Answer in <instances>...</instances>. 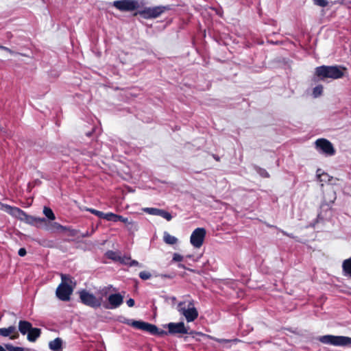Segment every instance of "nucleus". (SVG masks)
I'll return each instance as SVG.
<instances>
[{
	"mask_svg": "<svg viewBox=\"0 0 351 351\" xmlns=\"http://www.w3.org/2000/svg\"><path fill=\"white\" fill-rule=\"evenodd\" d=\"M1 209L10 214L13 217H15L22 221H25V223L30 225L36 226L38 223L46 222V219L45 218L36 217L32 215H29L18 207L1 204Z\"/></svg>",
	"mask_w": 351,
	"mask_h": 351,
	"instance_id": "1",
	"label": "nucleus"
},
{
	"mask_svg": "<svg viewBox=\"0 0 351 351\" xmlns=\"http://www.w3.org/2000/svg\"><path fill=\"white\" fill-rule=\"evenodd\" d=\"M346 68L338 66H321L315 69V75L318 78L315 82L326 78L339 79L343 76Z\"/></svg>",
	"mask_w": 351,
	"mask_h": 351,
	"instance_id": "2",
	"label": "nucleus"
},
{
	"mask_svg": "<svg viewBox=\"0 0 351 351\" xmlns=\"http://www.w3.org/2000/svg\"><path fill=\"white\" fill-rule=\"evenodd\" d=\"M61 283L56 289V295L62 301H69L75 283L73 282L70 276L66 274H61Z\"/></svg>",
	"mask_w": 351,
	"mask_h": 351,
	"instance_id": "3",
	"label": "nucleus"
},
{
	"mask_svg": "<svg viewBox=\"0 0 351 351\" xmlns=\"http://www.w3.org/2000/svg\"><path fill=\"white\" fill-rule=\"evenodd\" d=\"M145 4V0H119L112 3L113 6L121 12L138 11Z\"/></svg>",
	"mask_w": 351,
	"mask_h": 351,
	"instance_id": "4",
	"label": "nucleus"
},
{
	"mask_svg": "<svg viewBox=\"0 0 351 351\" xmlns=\"http://www.w3.org/2000/svg\"><path fill=\"white\" fill-rule=\"evenodd\" d=\"M168 8L165 6L158 5L155 7H145L140 8L134 13V16L139 14L145 19H156L164 13Z\"/></svg>",
	"mask_w": 351,
	"mask_h": 351,
	"instance_id": "5",
	"label": "nucleus"
},
{
	"mask_svg": "<svg viewBox=\"0 0 351 351\" xmlns=\"http://www.w3.org/2000/svg\"><path fill=\"white\" fill-rule=\"evenodd\" d=\"M79 296L81 302L90 307L97 308L102 304V297H96L85 289L79 291Z\"/></svg>",
	"mask_w": 351,
	"mask_h": 351,
	"instance_id": "6",
	"label": "nucleus"
},
{
	"mask_svg": "<svg viewBox=\"0 0 351 351\" xmlns=\"http://www.w3.org/2000/svg\"><path fill=\"white\" fill-rule=\"evenodd\" d=\"M178 311L184 316L188 322L194 321L198 317V312L194 307L193 301L189 302L187 308L185 302H180L178 306Z\"/></svg>",
	"mask_w": 351,
	"mask_h": 351,
	"instance_id": "7",
	"label": "nucleus"
},
{
	"mask_svg": "<svg viewBox=\"0 0 351 351\" xmlns=\"http://www.w3.org/2000/svg\"><path fill=\"white\" fill-rule=\"evenodd\" d=\"M319 341L323 343L334 346L351 345V338L343 336L324 335L319 337Z\"/></svg>",
	"mask_w": 351,
	"mask_h": 351,
	"instance_id": "8",
	"label": "nucleus"
},
{
	"mask_svg": "<svg viewBox=\"0 0 351 351\" xmlns=\"http://www.w3.org/2000/svg\"><path fill=\"white\" fill-rule=\"evenodd\" d=\"M206 235V230L204 228L195 229L190 237L191 244L195 248H200L204 243Z\"/></svg>",
	"mask_w": 351,
	"mask_h": 351,
	"instance_id": "9",
	"label": "nucleus"
},
{
	"mask_svg": "<svg viewBox=\"0 0 351 351\" xmlns=\"http://www.w3.org/2000/svg\"><path fill=\"white\" fill-rule=\"evenodd\" d=\"M131 326L137 329L147 331L152 335H159L163 333L162 331L160 332L155 325L142 321H132Z\"/></svg>",
	"mask_w": 351,
	"mask_h": 351,
	"instance_id": "10",
	"label": "nucleus"
},
{
	"mask_svg": "<svg viewBox=\"0 0 351 351\" xmlns=\"http://www.w3.org/2000/svg\"><path fill=\"white\" fill-rule=\"evenodd\" d=\"M315 146L317 149L322 151L326 155L332 156L335 152L332 143L325 138H319L317 140L315 141Z\"/></svg>",
	"mask_w": 351,
	"mask_h": 351,
	"instance_id": "11",
	"label": "nucleus"
},
{
	"mask_svg": "<svg viewBox=\"0 0 351 351\" xmlns=\"http://www.w3.org/2000/svg\"><path fill=\"white\" fill-rule=\"evenodd\" d=\"M108 305L106 308L112 309L119 307L123 302V297L120 293L111 294L108 298Z\"/></svg>",
	"mask_w": 351,
	"mask_h": 351,
	"instance_id": "12",
	"label": "nucleus"
},
{
	"mask_svg": "<svg viewBox=\"0 0 351 351\" xmlns=\"http://www.w3.org/2000/svg\"><path fill=\"white\" fill-rule=\"evenodd\" d=\"M143 210L149 215L160 216L167 221H171L172 219L171 215L169 212L162 209L156 208H145L143 209Z\"/></svg>",
	"mask_w": 351,
	"mask_h": 351,
	"instance_id": "13",
	"label": "nucleus"
},
{
	"mask_svg": "<svg viewBox=\"0 0 351 351\" xmlns=\"http://www.w3.org/2000/svg\"><path fill=\"white\" fill-rule=\"evenodd\" d=\"M169 333L176 334H186L187 330L186 329L183 322L178 323H169L167 324Z\"/></svg>",
	"mask_w": 351,
	"mask_h": 351,
	"instance_id": "14",
	"label": "nucleus"
},
{
	"mask_svg": "<svg viewBox=\"0 0 351 351\" xmlns=\"http://www.w3.org/2000/svg\"><path fill=\"white\" fill-rule=\"evenodd\" d=\"M0 335L3 337H10V339H15L18 337V331L15 326H11L8 328H0Z\"/></svg>",
	"mask_w": 351,
	"mask_h": 351,
	"instance_id": "15",
	"label": "nucleus"
},
{
	"mask_svg": "<svg viewBox=\"0 0 351 351\" xmlns=\"http://www.w3.org/2000/svg\"><path fill=\"white\" fill-rule=\"evenodd\" d=\"M41 330L38 328H32L31 330L27 333V338L29 341H35L37 338H38L40 335Z\"/></svg>",
	"mask_w": 351,
	"mask_h": 351,
	"instance_id": "16",
	"label": "nucleus"
},
{
	"mask_svg": "<svg viewBox=\"0 0 351 351\" xmlns=\"http://www.w3.org/2000/svg\"><path fill=\"white\" fill-rule=\"evenodd\" d=\"M120 221L124 223L125 224L126 227L130 230H132V229L134 230H137V228H138L137 224L134 221H130L129 219L127 217H123L121 215H118L117 221Z\"/></svg>",
	"mask_w": 351,
	"mask_h": 351,
	"instance_id": "17",
	"label": "nucleus"
},
{
	"mask_svg": "<svg viewBox=\"0 0 351 351\" xmlns=\"http://www.w3.org/2000/svg\"><path fill=\"white\" fill-rule=\"evenodd\" d=\"M32 328V324L27 321L21 320L19 323V330L23 335H26Z\"/></svg>",
	"mask_w": 351,
	"mask_h": 351,
	"instance_id": "18",
	"label": "nucleus"
},
{
	"mask_svg": "<svg viewBox=\"0 0 351 351\" xmlns=\"http://www.w3.org/2000/svg\"><path fill=\"white\" fill-rule=\"evenodd\" d=\"M163 241L167 244L174 245L178 243V239L176 237L171 235L169 232H165L163 234Z\"/></svg>",
	"mask_w": 351,
	"mask_h": 351,
	"instance_id": "19",
	"label": "nucleus"
},
{
	"mask_svg": "<svg viewBox=\"0 0 351 351\" xmlns=\"http://www.w3.org/2000/svg\"><path fill=\"white\" fill-rule=\"evenodd\" d=\"M62 341L60 338H56L49 343V348L52 350H58L61 349Z\"/></svg>",
	"mask_w": 351,
	"mask_h": 351,
	"instance_id": "20",
	"label": "nucleus"
},
{
	"mask_svg": "<svg viewBox=\"0 0 351 351\" xmlns=\"http://www.w3.org/2000/svg\"><path fill=\"white\" fill-rule=\"evenodd\" d=\"M342 267L345 274L351 277V258L345 260L343 263Z\"/></svg>",
	"mask_w": 351,
	"mask_h": 351,
	"instance_id": "21",
	"label": "nucleus"
},
{
	"mask_svg": "<svg viewBox=\"0 0 351 351\" xmlns=\"http://www.w3.org/2000/svg\"><path fill=\"white\" fill-rule=\"evenodd\" d=\"M43 213L50 220H54L56 218L52 210L49 207H44Z\"/></svg>",
	"mask_w": 351,
	"mask_h": 351,
	"instance_id": "22",
	"label": "nucleus"
},
{
	"mask_svg": "<svg viewBox=\"0 0 351 351\" xmlns=\"http://www.w3.org/2000/svg\"><path fill=\"white\" fill-rule=\"evenodd\" d=\"M123 263L125 265H128L130 267H133V266H138L140 267H143L142 264L139 263L138 261H136L135 260H131L130 258H127L126 261H124Z\"/></svg>",
	"mask_w": 351,
	"mask_h": 351,
	"instance_id": "23",
	"label": "nucleus"
},
{
	"mask_svg": "<svg viewBox=\"0 0 351 351\" xmlns=\"http://www.w3.org/2000/svg\"><path fill=\"white\" fill-rule=\"evenodd\" d=\"M118 215L112 213H105L104 219L107 221H117Z\"/></svg>",
	"mask_w": 351,
	"mask_h": 351,
	"instance_id": "24",
	"label": "nucleus"
},
{
	"mask_svg": "<svg viewBox=\"0 0 351 351\" xmlns=\"http://www.w3.org/2000/svg\"><path fill=\"white\" fill-rule=\"evenodd\" d=\"M86 210L99 218L104 219L105 213L101 211L95 210L94 208H86Z\"/></svg>",
	"mask_w": 351,
	"mask_h": 351,
	"instance_id": "25",
	"label": "nucleus"
},
{
	"mask_svg": "<svg viewBox=\"0 0 351 351\" xmlns=\"http://www.w3.org/2000/svg\"><path fill=\"white\" fill-rule=\"evenodd\" d=\"M110 288H111V287H104L100 289L97 293V294L99 295L98 297H102V298L104 297H106L108 295Z\"/></svg>",
	"mask_w": 351,
	"mask_h": 351,
	"instance_id": "26",
	"label": "nucleus"
},
{
	"mask_svg": "<svg viewBox=\"0 0 351 351\" xmlns=\"http://www.w3.org/2000/svg\"><path fill=\"white\" fill-rule=\"evenodd\" d=\"M218 341L219 343H223L226 344V346H224L225 348H230V346H229L230 344L235 343L238 342L239 340L237 339H232V340L222 339H219Z\"/></svg>",
	"mask_w": 351,
	"mask_h": 351,
	"instance_id": "27",
	"label": "nucleus"
},
{
	"mask_svg": "<svg viewBox=\"0 0 351 351\" xmlns=\"http://www.w3.org/2000/svg\"><path fill=\"white\" fill-rule=\"evenodd\" d=\"M323 86L322 85L317 86L313 88V94L315 97H317L322 94Z\"/></svg>",
	"mask_w": 351,
	"mask_h": 351,
	"instance_id": "28",
	"label": "nucleus"
},
{
	"mask_svg": "<svg viewBox=\"0 0 351 351\" xmlns=\"http://www.w3.org/2000/svg\"><path fill=\"white\" fill-rule=\"evenodd\" d=\"M49 229L52 230H64L66 228H65V227L62 226V225L59 224L58 223L54 222L51 224Z\"/></svg>",
	"mask_w": 351,
	"mask_h": 351,
	"instance_id": "29",
	"label": "nucleus"
},
{
	"mask_svg": "<svg viewBox=\"0 0 351 351\" xmlns=\"http://www.w3.org/2000/svg\"><path fill=\"white\" fill-rule=\"evenodd\" d=\"M317 177L320 182H326V179L328 182H331L332 177H330L327 173L317 174Z\"/></svg>",
	"mask_w": 351,
	"mask_h": 351,
	"instance_id": "30",
	"label": "nucleus"
},
{
	"mask_svg": "<svg viewBox=\"0 0 351 351\" xmlns=\"http://www.w3.org/2000/svg\"><path fill=\"white\" fill-rule=\"evenodd\" d=\"M314 4L320 7H326L328 5V1L327 0H313Z\"/></svg>",
	"mask_w": 351,
	"mask_h": 351,
	"instance_id": "31",
	"label": "nucleus"
},
{
	"mask_svg": "<svg viewBox=\"0 0 351 351\" xmlns=\"http://www.w3.org/2000/svg\"><path fill=\"white\" fill-rule=\"evenodd\" d=\"M256 171L258 172V173L263 178H269V173H267V171L264 169H262L261 167H257L256 168Z\"/></svg>",
	"mask_w": 351,
	"mask_h": 351,
	"instance_id": "32",
	"label": "nucleus"
},
{
	"mask_svg": "<svg viewBox=\"0 0 351 351\" xmlns=\"http://www.w3.org/2000/svg\"><path fill=\"white\" fill-rule=\"evenodd\" d=\"M139 277L142 280H145L149 279L152 277V275H151V274L149 272L146 271H143L140 272Z\"/></svg>",
	"mask_w": 351,
	"mask_h": 351,
	"instance_id": "33",
	"label": "nucleus"
},
{
	"mask_svg": "<svg viewBox=\"0 0 351 351\" xmlns=\"http://www.w3.org/2000/svg\"><path fill=\"white\" fill-rule=\"evenodd\" d=\"M183 259H184L183 256H182L180 254L175 253V254H173L172 261L181 262L183 261Z\"/></svg>",
	"mask_w": 351,
	"mask_h": 351,
	"instance_id": "34",
	"label": "nucleus"
},
{
	"mask_svg": "<svg viewBox=\"0 0 351 351\" xmlns=\"http://www.w3.org/2000/svg\"><path fill=\"white\" fill-rule=\"evenodd\" d=\"M6 348L8 351H24V349L20 347H13L12 346L7 345Z\"/></svg>",
	"mask_w": 351,
	"mask_h": 351,
	"instance_id": "35",
	"label": "nucleus"
},
{
	"mask_svg": "<svg viewBox=\"0 0 351 351\" xmlns=\"http://www.w3.org/2000/svg\"><path fill=\"white\" fill-rule=\"evenodd\" d=\"M26 250L23 247L22 248H20L19 252H18V254L20 256H24L26 255Z\"/></svg>",
	"mask_w": 351,
	"mask_h": 351,
	"instance_id": "36",
	"label": "nucleus"
},
{
	"mask_svg": "<svg viewBox=\"0 0 351 351\" xmlns=\"http://www.w3.org/2000/svg\"><path fill=\"white\" fill-rule=\"evenodd\" d=\"M0 49H2V50L5 51L6 52L10 53V54H14V51H13L12 50H11L10 49H9V48H8L6 47L0 46Z\"/></svg>",
	"mask_w": 351,
	"mask_h": 351,
	"instance_id": "37",
	"label": "nucleus"
},
{
	"mask_svg": "<svg viewBox=\"0 0 351 351\" xmlns=\"http://www.w3.org/2000/svg\"><path fill=\"white\" fill-rule=\"evenodd\" d=\"M126 303L129 307L134 306V304H135L134 300L132 298H130L129 300H128Z\"/></svg>",
	"mask_w": 351,
	"mask_h": 351,
	"instance_id": "38",
	"label": "nucleus"
},
{
	"mask_svg": "<svg viewBox=\"0 0 351 351\" xmlns=\"http://www.w3.org/2000/svg\"><path fill=\"white\" fill-rule=\"evenodd\" d=\"M178 267L182 268V269H186V267L184 266V265L181 264V263L178 264Z\"/></svg>",
	"mask_w": 351,
	"mask_h": 351,
	"instance_id": "39",
	"label": "nucleus"
},
{
	"mask_svg": "<svg viewBox=\"0 0 351 351\" xmlns=\"http://www.w3.org/2000/svg\"><path fill=\"white\" fill-rule=\"evenodd\" d=\"M282 232L285 235H287V236H289V237H291V238H293V237L291 234H289L286 233V232H284V231H282Z\"/></svg>",
	"mask_w": 351,
	"mask_h": 351,
	"instance_id": "40",
	"label": "nucleus"
},
{
	"mask_svg": "<svg viewBox=\"0 0 351 351\" xmlns=\"http://www.w3.org/2000/svg\"><path fill=\"white\" fill-rule=\"evenodd\" d=\"M213 157H214V158H215L216 160H217V161H219V156H215V155H213Z\"/></svg>",
	"mask_w": 351,
	"mask_h": 351,
	"instance_id": "41",
	"label": "nucleus"
},
{
	"mask_svg": "<svg viewBox=\"0 0 351 351\" xmlns=\"http://www.w3.org/2000/svg\"><path fill=\"white\" fill-rule=\"evenodd\" d=\"M0 351H5V349L1 346H0Z\"/></svg>",
	"mask_w": 351,
	"mask_h": 351,
	"instance_id": "42",
	"label": "nucleus"
}]
</instances>
